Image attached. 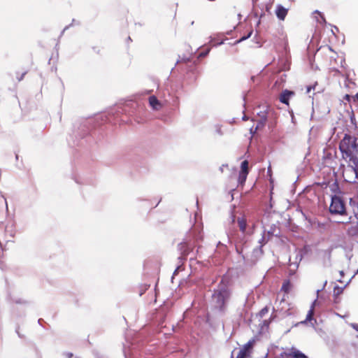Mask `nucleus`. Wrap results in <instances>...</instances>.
<instances>
[{
  "label": "nucleus",
  "instance_id": "1",
  "mask_svg": "<svg viewBox=\"0 0 358 358\" xmlns=\"http://www.w3.org/2000/svg\"><path fill=\"white\" fill-rule=\"evenodd\" d=\"M343 156H351L358 154V136H351L345 134L339 145Z\"/></svg>",
  "mask_w": 358,
  "mask_h": 358
},
{
  "label": "nucleus",
  "instance_id": "2",
  "mask_svg": "<svg viewBox=\"0 0 358 358\" xmlns=\"http://www.w3.org/2000/svg\"><path fill=\"white\" fill-rule=\"evenodd\" d=\"M230 291L225 287H219L217 290L214 291L213 299L215 301V306L220 310H223L225 308L226 302L230 297Z\"/></svg>",
  "mask_w": 358,
  "mask_h": 358
},
{
  "label": "nucleus",
  "instance_id": "3",
  "mask_svg": "<svg viewBox=\"0 0 358 358\" xmlns=\"http://www.w3.org/2000/svg\"><path fill=\"white\" fill-rule=\"evenodd\" d=\"M329 212L334 215H346L345 202L340 196L335 195L331 197Z\"/></svg>",
  "mask_w": 358,
  "mask_h": 358
},
{
  "label": "nucleus",
  "instance_id": "4",
  "mask_svg": "<svg viewBox=\"0 0 358 358\" xmlns=\"http://www.w3.org/2000/svg\"><path fill=\"white\" fill-rule=\"evenodd\" d=\"M256 343L255 338L250 339L247 343L243 345L239 350L236 358H248L251 357L253 352V348Z\"/></svg>",
  "mask_w": 358,
  "mask_h": 358
},
{
  "label": "nucleus",
  "instance_id": "5",
  "mask_svg": "<svg viewBox=\"0 0 358 358\" xmlns=\"http://www.w3.org/2000/svg\"><path fill=\"white\" fill-rule=\"evenodd\" d=\"M248 173H249L248 162V160H244L241 163V171L238 174V181L239 184H241V185H244V183L247 179Z\"/></svg>",
  "mask_w": 358,
  "mask_h": 358
},
{
  "label": "nucleus",
  "instance_id": "6",
  "mask_svg": "<svg viewBox=\"0 0 358 358\" xmlns=\"http://www.w3.org/2000/svg\"><path fill=\"white\" fill-rule=\"evenodd\" d=\"M281 355L285 356L287 358H308L295 348L286 349Z\"/></svg>",
  "mask_w": 358,
  "mask_h": 358
},
{
  "label": "nucleus",
  "instance_id": "7",
  "mask_svg": "<svg viewBox=\"0 0 358 358\" xmlns=\"http://www.w3.org/2000/svg\"><path fill=\"white\" fill-rule=\"evenodd\" d=\"M295 96V92L291 91L289 90H284L282 91V92L279 94V101L287 105V106H289V99Z\"/></svg>",
  "mask_w": 358,
  "mask_h": 358
},
{
  "label": "nucleus",
  "instance_id": "8",
  "mask_svg": "<svg viewBox=\"0 0 358 358\" xmlns=\"http://www.w3.org/2000/svg\"><path fill=\"white\" fill-rule=\"evenodd\" d=\"M275 15L277 16V17L280 20H285L287 13H288V9L287 8H285L284 6H282V5L280 4H278L277 6H276V8H275Z\"/></svg>",
  "mask_w": 358,
  "mask_h": 358
},
{
  "label": "nucleus",
  "instance_id": "9",
  "mask_svg": "<svg viewBox=\"0 0 358 358\" xmlns=\"http://www.w3.org/2000/svg\"><path fill=\"white\" fill-rule=\"evenodd\" d=\"M343 158H349V160L350 162L351 166L352 167L354 172L356 175V177L358 178V157H356L354 155H352L351 156H343Z\"/></svg>",
  "mask_w": 358,
  "mask_h": 358
},
{
  "label": "nucleus",
  "instance_id": "10",
  "mask_svg": "<svg viewBox=\"0 0 358 358\" xmlns=\"http://www.w3.org/2000/svg\"><path fill=\"white\" fill-rule=\"evenodd\" d=\"M149 103L152 109L159 110L162 108V103L159 101L155 96H151L149 97Z\"/></svg>",
  "mask_w": 358,
  "mask_h": 358
},
{
  "label": "nucleus",
  "instance_id": "11",
  "mask_svg": "<svg viewBox=\"0 0 358 358\" xmlns=\"http://www.w3.org/2000/svg\"><path fill=\"white\" fill-rule=\"evenodd\" d=\"M237 223H238V226L240 230L243 233H244L245 231L246 227H247L246 218L244 216L238 217L237 219Z\"/></svg>",
  "mask_w": 358,
  "mask_h": 358
},
{
  "label": "nucleus",
  "instance_id": "12",
  "mask_svg": "<svg viewBox=\"0 0 358 358\" xmlns=\"http://www.w3.org/2000/svg\"><path fill=\"white\" fill-rule=\"evenodd\" d=\"M292 287V285L289 280H286L283 282L281 290L285 293L288 294Z\"/></svg>",
  "mask_w": 358,
  "mask_h": 358
},
{
  "label": "nucleus",
  "instance_id": "13",
  "mask_svg": "<svg viewBox=\"0 0 358 358\" xmlns=\"http://www.w3.org/2000/svg\"><path fill=\"white\" fill-rule=\"evenodd\" d=\"M343 288L339 286H336L334 288V296L335 298V300L338 299V297L343 293Z\"/></svg>",
  "mask_w": 358,
  "mask_h": 358
},
{
  "label": "nucleus",
  "instance_id": "14",
  "mask_svg": "<svg viewBox=\"0 0 358 358\" xmlns=\"http://www.w3.org/2000/svg\"><path fill=\"white\" fill-rule=\"evenodd\" d=\"M3 249L1 247V245H0V268L2 270L5 269L6 267V265L3 260Z\"/></svg>",
  "mask_w": 358,
  "mask_h": 358
},
{
  "label": "nucleus",
  "instance_id": "15",
  "mask_svg": "<svg viewBox=\"0 0 358 358\" xmlns=\"http://www.w3.org/2000/svg\"><path fill=\"white\" fill-rule=\"evenodd\" d=\"M314 308H315V306H314V303H313L312 304L311 307H310V309L308 310V314L306 315V320L307 321L312 320L313 315H314Z\"/></svg>",
  "mask_w": 358,
  "mask_h": 358
},
{
  "label": "nucleus",
  "instance_id": "16",
  "mask_svg": "<svg viewBox=\"0 0 358 358\" xmlns=\"http://www.w3.org/2000/svg\"><path fill=\"white\" fill-rule=\"evenodd\" d=\"M268 310L269 309L268 306H265L258 313V316L262 318L265 315H266L268 313Z\"/></svg>",
  "mask_w": 358,
  "mask_h": 358
},
{
  "label": "nucleus",
  "instance_id": "17",
  "mask_svg": "<svg viewBox=\"0 0 358 358\" xmlns=\"http://www.w3.org/2000/svg\"><path fill=\"white\" fill-rule=\"evenodd\" d=\"M259 243L261 244L260 247H259V252L261 255L263 254V250H262V247L263 245L266 243V241H265V237L264 236H263L261 238V240L259 241Z\"/></svg>",
  "mask_w": 358,
  "mask_h": 358
},
{
  "label": "nucleus",
  "instance_id": "18",
  "mask_svg": "<svg viewBox=\"0 0 358 358\" xmlns=\"http://www.w3.org/2000/svg\"><path fill=\"white\" fill-rule=\"evenodd\" d=\"M228 168H229L228 164H222V165L220 167V171H221V173H223V172H224V169H228Z\"/></svg>",
  "mask_w": 358,
  "mask_h": 358
},
{
  "label": "nucleus",
  "instance_id": "19",
  "mask_svg": "<svg viewBox=\"0 0 358 358\" xmlns=\"http://www.w3.org/2000/svg\"><path fill=\"white\" fill-rule=\"evenodd\" d=\"M252 34V31H250V33L248 34V36L242 37L240 39V41H244V40L248 38L251 36Z\"/></svg>",
  "mask_w": 358,
  "mask_h": 358
},
{
  "label": "nucleus",
  "instance_id": "20",
  "mask_svg": "<svg viewBox=\"0 0 358 358\" xmlns=\"http://www.w3.org/2000/svg\"><path fill=\"white\" fill-rule=\"evenodd\" d=\"M271 318H270L269 320H266L264 321V324L266 325L268 327L269 325V323L271 322Z\"/></svg>",
  "mask_w": 358,
  "mask_h": 358
},
{
  "label": "nucleus",
  "instance_id": "21",
  "mask_svg": "<svg viewBox=\"0 0 358 358\" xmlns=\"http://www.w3.org/2000/svg\"><path fill=\"white\" fill-rule=\"evenodd\" d=\"M352 99L355 101H358V93H357L354 96H352Z\"/></svg>",
  "mask_w": 358,
  "mask_h": 358
},
{
  "label": "nucleus",
  "instance_id": "22",
  "mask_svg": "<svg viewBox=\"0 0 358 358\" xmlns=\"http://www.w3.org/2000/svg\"><path fill=\"white\" fill-rule=\"evenodd\" d=\"M350 99H351V96L349 94H346L345 96V99L347 100L348 101H350Z\"/></svg>",
  "mask_w": 358,
  "mask_h": 358
},
{
  "label": "nucleus",
  "instance_id": "23",
  "mask_svg": "<svg viewBox=\"0 0 358 358\" xmlns=\"http://www.w3.org/2000/svg\"><path fill=\"white\" fill-rule=\"evenodd\" d=\"M312 87L311 86H308L307 87V89H306V93H309L310 92V90H312Z\"/></svg>",
  "mask_w": 358,
  "mask_h": 358
},
{
  "label": "nucleus",
  "instance_id": "24",
  "mask_svg": "<svg viewBox=\"0 0 358 358\" xmlns=\"http://www.w3.org/2000/svg\"><path fill=\"white\" fill-rule=\"evenodd\" d=\"M271 8V5H267L266 7V10L267 12H269Z\"/></svg>",
  "mask_w": 358,
  "mask_h": 358
},
{
  "label": "nucleus",
  "instance_id": "25",
  "mask_svg": "<svg viewBox=\"0 0 358 358\" xmlns=\"http://www.w3.org/2000/svg\"><path fill=\"white\" fill-rule=\"evenodd\" d=\"M72 356H73L72 353H70V354L68 355L69 358H71Z\"/></svg>",
  "mask_w": 358,
  "mask_h": 358
},
{
  "label": "nucleus",
  "instance_id": "26",
  "mask_svg": "<svg viewBox=\"0 0 358 358\" xmlns=\"http://www.w3.org/2000/svg\"><path fill=\"white\" fill-rule=\"evenodd\" d=\"M258 0H252V3L255 4L257 2Z\"/></svg>",
  "mask_w": 358,
  "mask_h": 358
},
{
  "label": "nucleus",
  "instance_id": "27",
  "mask_svg": "<svg viewBox=\"0 0 358 358\" xmlns=\"http://www.w3.org/2000/svg\"><path fill=\"white\" fill-rule=\"evenodd\" d=\"M24 75H25V73L22 74V77H23ZM22 79V78H19V80H21Z\"/></svg>",
  "mask_w": 358,
  "mask_h": 358
},
{
  "label": "nucleus",
  "instance_id": "28",
  "mask_svg": "<svg viewBox=\"0 0 358 358\" xmlns=\"http://www.w3.org/2000/svg\"><path fill=\"white\" fill-rule=\"evenodd\" d=\"M357 272H358V269H357Z\"/></svg>",
  "mask_w": 358,
  "mask_h": 358
}]
</instances>
